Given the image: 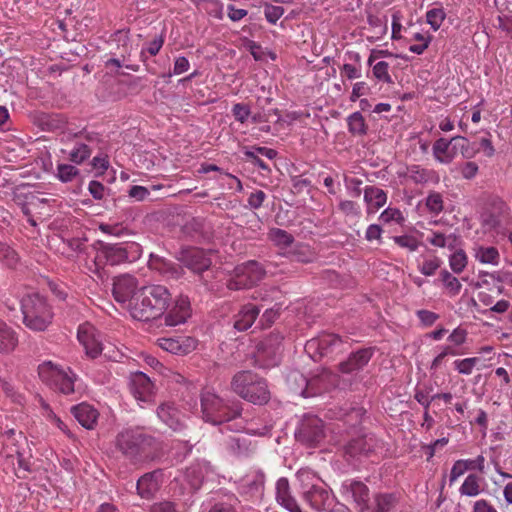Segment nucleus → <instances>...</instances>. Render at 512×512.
<instances>
[{"label": "nucleus", "mask_w": 512, "mask_h": 512, "mask_svg": "<svg viewBox=\"0 0 512 512\" xmlns=\"http://www.w3.org/2000/svg\"><path fill=\"white\" fill-rule=\"evenodd\" d=\"M137 292V280L131 275H121L114 279L112 294L119 303L130 304Z\"/></svg>", "instance_id": "2eb2a0df"}, {"label": "nucleus", "mask_w": 512, "mask_h": 512, "mask_svg": "<svg viewBox=\"0 0 512 512\" xmlns=\"http://www.w3.org/2000/svg\"><path fill=\"white\" fill-rule=\"evenodd\" d=\"M260 313L257 305L248 303L242 306L239 312L234 316V328L238 331L249 329Z\"/></svg>", "instance_id": "b1692460"}, {"label": "nucleus", "mask_w": 512, "mask_h": 512, "mask_svg": "<svg viewBox=\"0 0 512 512\" xmlns=\"http://www.w3.org/2000/svg\"><path fill=\"white\" fill-rule=\"evenodd\" d=\"M345 342L335 334H323L308 340L305 344V352L314 360L319 361L323 357L345 351Z\"/></svg>", "instance_id": "1a4fd4ad"}, {"label": "nucleus", "mask_w": 512, "mask_h": 512, "mask_svg": "<svg viewBox=\"0 0 512 512\" xmlns=\"http://www.w3.org/2000/svg\"><path fill=\"white\" fill-rule=\"evenodd\" d=\"M201 409L205 422L222 425L223 427L241 416L242 403L235 399H223L212 392L206 391L201 395Z\"/></svg>", "instance_id": "7ed1b4c3"}, {"label": "nucleus", "mask_w": 512, "mask_h": 512, "mask_svg": "<svg viewBox=\"0 0 512 512\" xmlns=\"http://www.w3.org/2000/svg\"><path fill=\"white\" fill-rule=\"evenodd\" d=\"M366 410L360 406L349 408L343 415V421L346 425L357 427L362 423Z\"/></svg>", "instance_id": "c9c22d12"}, {"label": "nucleus", "mask_w": 512, "mask_h": 512, "mask_svg": "<svg viewBox=\"0 0 512 512\" xmlns=\"http://www.w3.org/2000/svg\"><path fill=\"white\" fill-rule=\"evenodd\" d=\"M399 503L397 493H377L374 495L373 512H390Z\"/></svg>", "instance_id": "bb28decb"}, {"label": "nucleus", "mask_w": 512, "mask_h": 512, "mask_svg": "<svg viewBox=\"0 0 512 512\" xmlns=\"http://www.w3.org/2000/svg\"><path fill=\"white\" fill-rule=\"evenodd\" d=\"M441 281L443 282L444 286L449 290L451 295L455 296L459 294L462 284L460 281L453 276L449 271L442 270L440 272Z\"/></svg>", "instance_id": "37998d69"}, {"label": "nucleus", "mask_w": 512, "mask_h": 512, "mask_svg": "<svg viewBox=\"0 0 512 512\" xmlns=\"http://www.w3.org/2000/svg\"><path fill=\"white\" fill-rule=\"evenodd\" d=\"M284 336L280 332L273 331L257 345L258 359H265L267 363L260 364L261 367L275 365L281 354Z\"/></svg>", "instance_id": "ddd939ff"}, {"label": "nucleus", "mask_w": 512, "mask_h": 512, "mask_svg": "<svg viewBox=\"0 0 512 512\" xmlns=\"http://www.w3.org/2000/svg\"><path fill=\"white\" fill-rule=\"evenodd\" d=\"M88 190L92 197L96 200H101L104 197L105 187L104 185L96 180H93L89 183Z\"/></svg>", "instance_id": "338daca9"}, {"label": "nucleus", "mask_w": 512, "mask_h": 512, "mask_svg": "<svg viewBox=\"0 0 512 512\" xmlns=\"http://www.w3.org/2000/svg\"><path fill=\"white\" fill-rule=\"evenodd\" d=\"M292 261L309 263L312 261V254L307 248H297L289 252Z\"/></svg>", "instance_id": "5fc2aeb1"}, {"label": "nucleus", "mask_w": 512, "mask_h": 512, "mask_svg": "<svg viewBox=\"0 0 512 512\" xmlns=\"http://www.w3.org/2000/svg\"><path fill=\"white\" fill-rule=\"evenodd\" d=\"M158 345L163 350L175 355H187L193 352L198 345V341L189 336H180L177 338H159Z\"/></svg>", "instance_id": "dca6fc26"}, {"label": "nucleus", "mask_w": 512, "mask_h": 512, "mask_svg": "<svg viewBox=\"0 0 512 512\" xmlns=\"http://www.w3.org/2000/svg\"><path fill=\"white\" fill-rule=\"evenodd\" d=\"M232 113L237 121L244 123L250 115V108L246 104L237 103L233 106Z\"/></svg>", "instance_id": "13d9d810"}, {"label": "nucleus", "mask_w": 512, "mask_h": 512, "mask_svg": "<svg viewBox=\"0 0 512 512\" xmlns=\"http://www.w3.org/2000/svg\"><path fill=\"white\" fill-rule=\"evenodd\" d=\"M52 384L63 394L74 392V379L63 370L53 372Z\"/></svg>", "instance_id": "473e14b6"}, {"label": "nucleus", "mask_w": 512, "mask_h": 512, "mask_svg": "<svg viewBox=\"0 0 512 512\" xmlns=\"http://www.w3.org/2000/svg\"><path fill=\"white\" fill-rule=\"evenodd\" d=\"M441 261L435 257L432 260H426L423 262L420 271L425 276H432L435 274L436 270L440 267Z\"/></svg>", "instance_id": "052dcab7"}, {"label": "nucleus", "mask_w": 512, "mask_h": 512, "mask_svg": "<svg viewBox=\"0 0 512 512\" xmlns=\"http://www.w3.org/2000/svg\"><path fill=\"white\" fill-rule=\"evenodd\" d=\"M241 425L226 424L220 428L222 434H227L225 437L226 448L234 455L247 456L252 450L251 437L244 433Z\"/></svg>", "instance_id": "f8f14e48"}, {"label": "nucleus", "mask_w": 512, "mask_h": 512, "mask_svg": "<svg viewBox=\"0 0 512 512\" xmlns=\"http://www.w3.org/2000/svg\"><path fill=\"white\" fill-rule=\"evenodd\" d=\"M176 259L187 269L198 275L199 280L206 284L208 281L204 278L203 273L207 271L212 260L209 252L199 247L187 246L182 247L176 253Z\"/></svg>", "instance_id": "6e6552de"}, {"label": "nucleus", "mask_w": 512, "mask_h": 512, "mask_svg": "<svg viewBox=\"0 0 512 512\" xmlns=\"http://www.w3.org/2000/svg\"><path fill=\"white\" fill-rule=\"evenodd\" d=\"M159 471L148 472L141 476L136 484L137 493L141 498L152 499L160 488L157 480Z\"/></svg>", "instance_id": "a878e982"}, {"label": "nucleus", "mask_w": 512, "mask_h": 512, "mask_svg": "<svg viewBox=\"0 0 512 512\" xmlns=\"http://www.w3.org/2000/svg\"><path fill=\"white\" fill-rule=\"evenodd\" d=\"M279 311L280 308L267 309L260 319L261 324L263 326H270L271 324H273L274 321L279 317Z\"/></svg>", "instance_id": "774afa93"}, {"label": "nucleus", "mask_w": 512, "mask_h": 512, "mask_svg": "<svg viewBox=\"0 0 512 512\" xmlns=\"http://www.w3.org/2000/svg\"><path fill=\"white\" fill-rule=\"evenodd\" d=\"M426 207L433 214H439L443 210L442 195L438 192H431L426 198Z\"/></svg>", "instance_id": "49530a36"}, {"label": "nucleus", "mask_w": 512, "mask_h": 512, "mask_svg": "<svg viewBox=\"0 0 512 512\" xmlns=\"http://www.w3.org/2000/svg\"><path fill=\"white\" fill-rule=\"evenodd\" d=\"M373 350L371 348H362L352 352L349 357L339 363L338 369L344 374H351L362 370L371 360Z\"/></svg>", "instance_id": "6ab92c4d"}, {"label": "nucleus", "mask_w": 512, "mask_h": 512, "mask_svg": "<svg viewBox=\"0 0 512 512\" xmlns=\"http://www.w3.org/2000/svg\"><path fill=\"white\" fill-rule=\"evenodd\" d=\"M295 438L306 446L318 445L325 438L323 420L316 415H305L295 432Z\"/></svg>", "instance_id": "9b49d317"}, {"label": "nucleus", "mask_w": 512, "mask_h": 512, "mask_svg": "<svg viewBox=\"0 0 512 512\" xmlns=\"http://www.w3.org/2000/svg\"><path fill=\"white\" fill-rule=\"evenodd\" d=\"M149 265L152 269L157 270L167 279L178 280L185 274V271L180 264L159 256L151 255Z\"/></svg>", "instance_id": "aec40b11"}, {"label": "nucleus", "mask_w": 512, "mask_h": 512, "mask_svg": "<svg viewBox=\"0 0 512 512\" xmlns=\"http://www.w3.org/2000/svg\"><path fill=\"white\" fill-rule=\"evenodd\" d=\"M379 219L384 223H389L391 221H395L397 223H402L404 221V217L402 212L397 208H387L385 209Z\"/></svg>", "instance_id": "603ef678"}, {"label": "nucleus", "mask_w": 512, "mask_h": 512, "mask_svg": "<svg viewBox=\"0 0 512 512\" xmlns=\"http://www.w3.org/2000/svg\"><path fill=\"white\" fill-rule=\"evenodd\" d=\"M475 258L483 264L497 265L500 255L495 247L479 246L475 249Z\"/></svg>", "instance_id": "f704fd0d"}, {"label": "nucleus", "mask_w": 512, "mask_h": 512, "mask_svg": "<svg viewBox=\"0 0 512 512\" xmlns=\"http://www.w3.org/2000/svg\"><path fill=\"white\" fill-rule=\"evenodd\" d=\"M230 386L235 394L255 405H265L271 398L266 379L250 370L237 372Z\"/></svg>", "instance_id": "20e7f679"}, {"label": "nucleus", "mask_w": 512, "mask_h": 512, "mask_svg": "<svg viewBox=\"0 0 512 512\" xmlns=\"http://www.w3.org/2000/svg\"><path fill=\"white\" fill-rule=\"evenodd\" d=\"M23 323L31 330L44 331L52 323L53 311L45 297L31 293L21 299Z\"/></svg>", "instance_id": "423d86ee"}, {"label": "nucleus", "mask_w": 512, "mask_h": 512, "mask_svg": "<svg viewBox=\"0 0 512 512\" xmlns=\"http://www.w3.org/2000/svg\"><path fill=\"white\" fill-rule=\"evenodd\" d=\"M460 493L470 497L477 496L480 493L479 477L469 474L460 487Z\"/></svg>", "instance_id": "a19ab883"}, {"label": "nucleus", "mask_w": 512, "mask_h": 512, "mask_svg": "<svg viewBox=\"0 0 512 512\" xmlns=\"http://www.w3.org/2000/svg\"><path fill=\"white\" fill-rule=\"evenodd\" d=\"M149 512H179L174 502L163 500L153 503Z\"/></svg>", "instance_id": "6e6d98bb"}, {"label": "nucleus", "mask_w": 512, "mask_h": 512, "mask_svg": "<svg viewBox=\"0 0 512 512\" xmlns=\"http://www.w3.org/2000/svg\"><path fill=\"white\" fill-rule=\"evenodd\" d=\"M336 376L328 369L323 368L320 373L307 379L299 372H293L288 380L299 384V394L305 398L321 394L329 385L335 382Z\"/></svg>", "instance_id": "0eeeda50"}, {"label": "nucleus", "mask_w": 512, "mask_h": 512, "mask_svg": "<svg viewBox=\"0 0 512 512\" xmlns=\"http://www.w3.org/2000/svg\"><path fill=\"white\" fill-rule=\"evenodd\" d=\"M302 501L316 512H324L334 503V496L328 486L310 471L297 473Z\"/></svg>", "instance_id": "39448f33"}, {"label": "nucleus", "mask_w": 512, "mask_h": 512, "mask_svg": "<svg viewBox=\"0 0 512 512\" xmlns=\"http://www.w3.org/2000/svg\"><path fill=\"white\" fill-rule=\"evenodd\" d=\"M467 263V255L463 249L455 250L449 257L450 268L456 274H460L466 268Z\"/></svg>", "instance_id": "58836bf2"}, {"label": "nucleus", "mask_w": 512, "mask_h": 512, "mask_svg": "<svg viewBox=\"0 0 512 512\" xmlns=\"http://www.w3.org/2000/svg\"><path fill=\"white\" fill-rule=\"evenodd\" d=\"M265 199V192L262 190H257L249 195L248 204L253 209H259L263 205Z\"/></svg>", "instance_id": "e2e57ef3"}, {"label": "nucleus", "mask_w": 512, "mask_h": 512, "mask_svg": "<svg viewBox=\"0 0 512 512\" xmlns=\"http://www.w3.org/2000/svg\"><path fill=\"white\" fill-rule=\"evenodd\" d=\"M171 293L163 285H148L137 290L129 304L131 316L139 321L160 318L171 304Z\"/></svg>", "instance_id": "f257e3e1"}, {"label": "nucleus", "mask_w": 512, "mask_h": 512, "mask_svg": "<svg viewBox=\"0 0 512 512\" xmlns=\"http://www.w3.org/2000/svg\"><path fill=\"white\" fill-rule=\"evenodd\" d=\"M60 371V369L54 367L51 362L44 363L38 367L39 377L45 382L53 383V372Z\"/></svg>", "instance_id": "4d7b16f0"}, {"label": "nucleus", "mask_w": 512, "mask_h": 512, "mask_svg": "<svg viewBox=\"0 0 512 512\" xmlns=\"http://www.w3.org/2000/svg\"><path fill=\"white\" fill-rule=\"evenodd\" d=\"M131 391L136 399L140 401H148L152 390L153 384L151 380L143 372H136L131 378Z\"/></svg>", "instance_id": "5701e85b"}, {"label": "nucleus", "mask_w": 512, "mask_h": 512, "mask_svg": "<svg viewBox=\"0 0 512 512\" xmlns=\"http://www.w3.org/2000/svg\"><path fill=\"white\" fill-rule=\"evenodd\" d=\"M417 316L425 326L433 325L439 318V315L429 310H418Z\"/></svg>", "instance_id": "0e129e2a"}, {"label": "nucleus", "mask_w": 512, "mask_h": 512, "mask_svg": "<svg viewBox=\"0 0 512 512\" xmlns=\"http://www.w3.org/2000/svg\"><path fill=\"white\" fill-rule=\"evenodd\" d=\"M451 150L453 152V156L457 151H460L463 158L469 159L474 155V150L470 149L469 141L467 138L463 136H455L452 137V147Z\"/></svg>", "instance_id": "ea45409f"}, {"label": "nucleus", "mask_w": 512, "mask_h": 512, "mask_svg": "<svg viewBox=\"0 0 512 512\" xmlns=\"http://www.w3.org/2000/svg\"><path fill=\"white\" fill-rule=\"evenodd\" d=\"M191 316V305L190 300L187 296L180 295L175 305L165 315L166 326H177L183 324Z\"/></svg>", "instance_id": "a211bd4d"}, {"label": "nucleus", "mask_w": 512, "mask_h": 512, "mask_svg": "<svg viewBox=\"0 0 512 512\" xmlns=\"http://www.w3.org/2000/svg\"><path fill=\"white\" fill-rule=\"evenodd\" d=\"M17 345L14 331L0 320V352H10Z\"/></svg>", "instance_id": "2f4dec72"}, {"label": "nucleus", "mask_w": 512, "mask_h": 512, "mask_svg": "<svg viewBox=\"0 0 512 512\" xmlns=\"http://www.w3.org/2000/svg\"><path fill=\"white\" fill-rule=\"evenodd\" d=\"M376 439L372 434H364L351 439L344 446V453L352 458L368 456L376 447Z\"/></svg>", "instance_id": "f3484780"}, {"label": "nucleus", "mask_w": 512, "mask_h": 512, "mask_svg": "<svg viewBox=\"0 0 512 512\" xmlns=\"http://www.w3.org/2000/svg\"><path fill=\"white\" fill-rule=\"evenodd\" d=\"M389 64L386 61H380L373 66V75L379 81L391 84L393 83L391 76L388 73Z\"/></svg>", "instance_id": "a18cd8bd"}, {"label": "nucleus", "mask_w": 512, "mask_h": 512, "mask_svg": "<svg viewBox=\"0 0 512 512\" xmlns=\"http://www.w3.org/2000/svg\"><path fill=\"white\" fill-rule=\"evenodd\" d=\"M93 327H80L78 330V340L84 346L87 356L96 358L102 353V344L96 338Z\"/></svg>", "instance_id": "4be33fe9"}, {"label": "nucleus", "mask_w": 512, "mask_h": 512, "mask_svg": "<svg viewBox=\"0 0 512 512\" xmlns=\"http://www.w3.org/2000/svg\"><path fill=\"white\" fill-rule=\"evenodd\" d=\"M409 177L415 183H425L429 179L427 170L416 165L409 168Z\"/></svg>", "instance_id": "bf43d9fd"}, {"label": "nucleus", "mask_w": 512, "mask_h": 512, "mask_svg": "<svg viewBox=\"0 0 512 512\" xmlns=\"http://www.w3.org/2000/svg\"><path fill=\"white\" fill-rule=\"evenodd\" d=\"M184 479L193 492H195L202 486L204 480V469L199 464L191 465L186 468Z\"/></svg>", "instance_id": "7c9ffc66"}, {"label": "nucleus", "mask_w": 512, "mask_h": 512, "mask_svg": "<svg viewBox=\"0 0 512 512\" xmlns=\"http://www.w3.org/2000/svg\"><path fill=\"white\" fill-rule=\"evenodd\" d=\"M479 362V358L472 357V358H465L462 360H456L454 362L456 370L460 374L469 375L472 372L473 367Z\"/></svg>", "instance_id": "09e8293b"}, {"label": "nucleus", "mask_w": 512, "mask_h": 512, "mask_svg": "<svg viewBox=\"0 0 512 512\" xmlns=\"http://www.w3.org/2000/svg\"><path fill=\"white\" fill-rule=\"evenodd\" d=\"M347 491L352 494L356 504L362 509L368 508L369 488L361 481H351L347 486Z\"/></svg>", "instance_id": "c85d7f7f"}, {"label": "nucleus", "mask_w": 512, "mask_h": 512, "mask_svg": "<svg viewBox=\"0 0 512 512\" xmlns=\"http://www.w3.org/2000/svg\"><path fill=\"white\" fill-rule=\"evenodd\" d=\"M78 174V169L70 164H59L57 176L62 182H69Z\"/></svg>", "instance_id": "de8ad7c7"}, {"label": "nucleus", "mask_w": 512, "mask_h": 512, "mask_svg": "<svg viewBox=\"0 0 512 512\" xmlns=\"http://www.w3.org/2000/svg\"><path fill=\"white\" fill-rule=\"evenodd\" d=\"M268 238L278 247L287 248L294 242V236L286 230L280 228H272L268 232Z\"/></svg>", "instance_id": "72a5a7b5"}, {"label": "nucleus", "mask_w": 512, "mask_h": 512, "mask_svg": "<svg viewBox=\"0 0 512 512\" xmlns=\"http://www.w3.org/2000/svg\"><path fill=\"white\" fill-rule=\"evenodd\" d=\"M452 138L447 140L445 138H439L433 144V155L441 163L449 164L453 160Z\"/></svg>", "instance_id": "cd10ccee"}, {"label": "nucleus", "mask_w": 512, "mask_h": 512, "mask_svg": "<svg viewBox=\"0 0 512 512\" xmlns=\"http://www.w3.org/2000/svg\"><path fill=\"white\" fill-rule=\"evenodd\" d=\"M445 17L446 14L442 8H433L426 13V21L434 31L441 27Z\"/></svg>", "instance_id": "c03bdc74"}, {"label": "nucleus", "mask_w": 512, "mask_h": 512, "mask_svg": "<svg viewBox=\"0 0 512 512\" xmlns=\"http://www.w3.org/2000/svg\"><path fill=\"white\" fill-rule=\"evenodd\" d=\"M265 274L260 263L253 260L248 261L235 268L234 276L227 282V288L234 291L249 288L262 280Z\"/></svg>", "instance_id": "9d476101"}, {"label": "nucleus", "mask_w": 512, "mask_h": 512, "mask_svg": "<svg viewBox=\"0 0 512 512\" xmlns=\"http://www.w3.org/2000/svg\"><path fill=\"white\" fill-rule=\"evenodd\" d=\"M472 464L470 460H457L450 472V484H452L458 477L463 475L467 469H469V465Z\"/></svg>", "instance_id": "3c124183"}, {"label": "nucleus", "mask_w": 512, "mask_h": 512, "mask_svg": "<svg viewBox=\"0 0 512 512\" xmlns=\"http://www.w3.org/2000/svg\"><path fill=\"white\" fill-rule=\"evenodd\" d=\"M349 132L357 135H365L367 133V125L360 112H354L348 117Z\"/></svg>", "instance_id": "e433bc0d"}, {"label": "nucleus", "mask_w": 512, "mask_h": 512, "mask_svg": "<svg viewBox=\"0 0 512 512\" xmlns=\"http://www.w3.org/2000/svg\"><path fill=\"white\" fill-rule=\"evenodd\" d=\"M95 249L98 251L97 259H105V263L114 266L128 261V245L124 243H106L97 241Z\"/></svg>", "instance_id": "4468645a"}, {"label": "nucleus", "mask_w": 512, "mask_h": 512, "mask_svg": "<svg viewBox=\"0 0 512 512\" xmlns=\"http://www.w3.org/2000/svg\"><path fill=\"white\" fill-rule=\"evenodd\" d=\"M116 444L122 454L134 464L152 459L158 450L156 439L139 430H125L119 433Z\"/></svg>", "instance_id": "f03ea898"}, {"label": "nucleus", "mask_w": 512, "mask_h": 512, "mask_svg": "<svg viewBox=\"0 0 512 512\" xmlns=\"http://www.w3.org/2000/svg\"><path fill=\"white\" fill-rule=\"evenodd\" d=\"M125 57L122 55L120 58H109L104 62L105 68L110 74H121L119 69L124 66Z\"/></svg>", "instance_id": "680f3d73"}, {"label": "nucleus", "mask_w": 512, "mask_h": 512, "mask_svg": "<svg viewBox=\"0 0 512 512\" xmlns=\"http://www.w3.org/2000/svg\"><path fill=\"white\" fill-rule=\"evenodd\" d=\"M158 417L170 428L176 430L179 426V422L175 417V410L166 404H161L157 408Z\"/></svg>", "instance_id": "4c0bfd02"}, {"label": "nucleus", "mask_w": 512, "mask_h": 512, "mask_svg": "<svg viewBox=\"0 0 512 512\" xmlns=\"http://www.w3.org/2000/svg\"><path fill=\"white\" fill-rule=\"evenodd\" d=\"M364 200L369 206L378 210L385 205L387 195L384 190L379 187L368 186L364 190Z\"/></svg>", "instance_id": "c756f323"}, {"label": "nucleus", "mask_w": 512, "mask_h": 512, "mask_svg": "<svg viewBox=\"0 0 512 512\" xmlns=\"http://www.w3.org/2000/svg\"><path fill=\"white\" fill-rule=\"evenodd\" d=\"M264 14L269 23L275 24L280 19V17L284 14V8L282 6H274L272 4H265Z\"/></svg>", "instance_id": "8fccbe9b"}, {"label": "nucleus", "mask_w": 512, "mask_h": 512, "mask_svg": "<svg viewBox=\"0 0 512 512\" xmlns=\"http://www.w3.org/2000/svg\"><path fill=\"white\" fill-rule=\"evenodd\" d=\"M393 239L400 247L407 248L410 251H416L419 247L416 238L410 235L395 236Z\"/></svg>", "instance_id": "864d4df0"}, {"label": "nucleus", "mask_w": 512, "mask_h": 512, "mask_svg": "<svg viewBox=\"0 0 512 512\" xmlns=\"http://www.w3.org/2000/svg\"><path fill=\"white\" fill-rule=\"evenodd\" d=\"M90 155L91 149L88 145L84 143H76L75 147L69 154V159L76 164H81L86 159H88Z\"/></svg>", "instance_id": "79ce46f5"}, {"label": "nucleus", "mask_w": 512, "mask_h": 512, "mask_svg": "<svg viewBox=\"0 0 512 512\" xmlns=\"http://www.w3.org/2000/svg\"><path fill=\"white\" fill-rule=\"evenodd\" d=\"M149 194L150 192L146 187L139 185L132 186L128 191L129 197L135 198L138 201L145 200Z\"/></svg>", "instance_id": "69168bd1"}, {"label": "nucleus", "mask_w": 512, "mask_h": 512, "mask_svg": "<svg viewBox=\"0 0 512 512\" xmlns=\"http://www.w3.org/2000/svg\"><path fill=\"white\" fill-rule=\"evenodd\" d=\"M71 413L75 419L86 429H93L99 413L91 405L87 403H81L71 408Z\"/></svg>", "instance_id": "393cba45"}, {"label": "nucleus", "mask_w": 512, "mask_h": 512, "mask_svg": "<svg viewBox=\"0 0 512 512\" xmlns=\"http://www.w3.org/2000/svg\"><path fill=\"white\" fill-rule=\"evenodd\" d=\"M276 499L288 511L302 512L300 505L290 493L289 481L285 477H281L276 483Z\"/></svg>", "instance_id": "412c9836"}]
</instances>
